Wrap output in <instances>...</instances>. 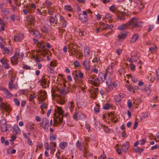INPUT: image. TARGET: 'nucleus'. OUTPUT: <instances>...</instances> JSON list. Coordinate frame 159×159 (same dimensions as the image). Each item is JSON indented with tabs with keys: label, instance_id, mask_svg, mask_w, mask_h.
I'll return each instance as SVG.
<instances>
[{
	"label": "nucleus",
	"instance_id": "nucleus-28",
	"mask_svg": "<svg viewBox=\"0 0 159 159\" xmlns=\"http://www.w3.org/2000/svg\"><path fill=\"white\" fill-rule=\"evenodd\" d=\"M58 112V114L60 115H63V111L62 109V108L61 107H59L58 106H56Z\"/></svg>",
	"mask_w": 159,
	"mask_h": 159
},
{
	"label": "nucleus",
	"instance_id": "nucleus-6",
	"mask_svg": "<svg viewBox=\"0 0 159 159\" xmlns=\"http://www.w3.org/2000/svg\"><path fill=\"white\" fill-rule=\"evenodd\" d=\"M89 81H90L91 83L94 85L98 86L99 84V81L97 77L95 76H91L89 78Z\"/></svg>",
	"mask_w": 159,
	"mask_h": 159
},
{
	"label": "nucleus",
	"instance_id": "nucleus-3",
	"mask_svg": "<svg viewBox=\"0 0 159 159\" xmlns=\"http://www.w3.org/2000/svg\"><path fill=\"white\" fill-rule=\"evenodd\" d=\"M7 121L5 119H2L0 121L1 129L3 132H6L11 128V126L9 125L6 124Z\"/></svg>",
	"mask_w": 159,
	"mask_h": 159
},
{
	"label": "nucleus",
	"instance_id": "nucleus-5",
	"mask_svg": "<svg viewBox=\"0 0 159 159\" xmlns=\"http://www.w3.org/2000/svg\"><path fill=\"white\" fill-rule=\"evenodd\" d=\"M19 55V52H16L14 56L11 58V61L12 65L17 64L18 63V58Z\"/></svg>",
	"mask_w": 159,
	"mask_h": 159
},
{
	"label": "nucleus",
	"instance_id": "nucleus-63",
	"mask_svg": "<svg viewBox=\"0 0 159 159\" xmlns=\"http://www.w3.org/2000/svg\"><path fill=\"white\" fill-rule=\"evenodd\" d=\"M157 48L156 46H155L154 47H151L149 48V50L151 51H156V49Z\"/></svg>",
	"mask_w": 159,
	"mask_h": 159
},
{
	"label": "nucleus",
	"instance_id": "nucleus-29",
	"mask_svg": "<svg viewBox=\"0 0 159 159\" xmlns=\"http://www.w3.org/2000/svg\"><path fill=\"white\" fill-rule=\"evenodd\" d=\"M105 80H106V83L107 85L111 84L112 81V79L111 78L108 77L107 78H106Z\"/></svg>",
	"mask_w": 159,
	"mask_h": 159
},
{
	"label": "nucleus",
	"instance_id": "nucleus-62",
	"mask_svg": "<svg viewBox=\"0 0 159 159\" xmlns=\"http://www.w3.org/2000/svg\"><path fill=\"white\" fill-rule=\"evenodd\" d=\"M158 147H159L158 145H156L152 147L151 148V150H153L154 149H157L158 148Z\"/></svg>",
	"mask_w": 159,
	"mask_h": 159
},
{
	"label": "nucleus",
	"instance_id": "nucleus-12",
	"mask_svg": "<svg viewBox=\"0 0 159 159\" xmlns=\"http://www.w3.org/2000/svg\"><path fill=\"white\" fill-rule=\"evenodd\" d=\"M27 20L31 25H34L35 22L34 17L32 15H28L27 17Z\"/></svg>",
	"mask_w": 159,
	"mask_h": 159
},
{
	"label": "nucleus",
	"instance_id": "nucleus-37",
	"mask_svg": "<svg viewBox=\"0 0 159 159\" xmlns=\"http://www.w3.org/2000/svg\"><path fill=\"white\" fill-rule=\"evenodd\" d=\"M56 139V136L53 134L52 133H51L50 134V140L51 141H53V140H55Z\"/></svg>",
	"mask_w": 159,
	"mask_h": 159
},
{
	"label": "nucleus",
	"instance_id": "nucleus-17",
	"mask_svg": "<svg viewBox=\"0 0 159 159\" xmlns=\"http://www.w3.org/2000/svg\"><path fill=\"white\" fill-rule=\"evenodd\" d=\"M60 20L61 22H62V26L63 27H65L67 25V22L64 17L62 16H60Z\"/></svg>",
	"mask_w": 159,
	"mask_h": 159
},
{
	"label": "nucleus",
	"instance_id": "nucleus-57",
	"mask_svg": "<svg viewBox=\"0 0 159 159\" xmlns=\"http://www.w3.org/2000/svg\"><path fill=\"white\" fill-rule=\"evenodd\" d=\"M129 66L131 70H134L135 69V66L134 65H133L132 63H130L129 64Z\"/></svg>",
	"mask_w": 159,
	"mask_h": 159
},
{
	"label": "nucleus",
	"instance_id": "nucleus-18",
	"mask_svg": "<svg viewBox=\"0 0 159 159\" xmlns=\"http://www.w3.org/2000/svg\"><path fill=\"white\" fill-rule=\"evenodd\" d=\"M84 155L83 156L86 157L87 158V157L89 156H90L92 155V154L89 152V151L86 149L85 147H84Z\"/></svg>",
	"mask_w": 159,
	"mask_h": 159
},
{
	"label": "nucleus",
	"instance_id": "nucleus-50",
	"mask_svg": "<svg viewBox=\"0 0 159 159\" xmlns=\"http://www.w3.org/2000/svg\"><path fill=\"white\" fill-rule=\"evenodd\" d=\"M107 114L109 116H111H111H111V120L113 122V120H114L115 118L114 116L113 113L112 112H111L110 113H108Z\"/></svg>",
	"mask_w": 159,
	"mask_h": 159
},
{
	"label": "nucleus",
	"instance_id": "nucleus-36",
	"mask_svg": "<svg viewBox=\"0 0 159 159\" xmlns=\"http://www.w3.org/2000/svg\"><path fill=\"white\" fill-rule=\"evenodd\" d=\"M5 93L7 98H11L12 96V94L8 91V90Z\"/></svg>",
	"mask_w": 159,
	"mask_h": 159
},
{
	"label": "nucleus",
	"instance_id": "nucleus-51",
	"mask_svg": "<svg viewBox=\"0 0 159 159\" xmlns=\"http://www.w3.org/2000/svg\"><path fill=\"white\" fill-rule=\"evenodd\" d=\"M97 106H98L97 107H95L94 109V110L95 112L97 113L99 112V108L98 106L99 105L98 104H97Z\"/></svg>",
	"mask_w": 159,
	"mask_h": 159
},
{
	"label": "nucleus",
	"instance_id": "nucleus-46",
	"mask_svg": "<svg viewBox=\"0 0 159 159\" xmlns=\"http://www.w3.org/2000/svg\"><path fill=\"white\" fill-rule=\"evenodd\" d=\"M63 116H62V117H58L57 119H58V122L59 124H63L65 123H64V122L63 120V118L62 117Z\"/></svg>",
	"mask_w": 159,
	"mask_h": 159
},
{
	"label": "nucleus",
	"instance_id": "nucleus-30",
	"mask_svg": "<svg viewBox=\"0 0 159 159\" xmlns=\"http://www.w3.org/2000/svg\"><path fill=\"white\" fill-rule=\"evenodd\" d=\"M47 80L46 78V76L44 75L42 77V79L41 80V84H42L43 85H46L47 84Z\"/></svg>",
	"mask_w": 159,
	"mask_h": 159
},
{
	"label": "nucleus",
	"instance_id": "nucleus-7",
	"mask_svg": "<svg viewBox=\"0 0 159 159\" xmlns=\"http://www.w3.org/2000/svg\"><path fill=\"white\" fill-rule=\"evenodd\" d=\"M74 107L75 105L74 102L73 101H71L68 102L67 104L65 107V108L66 110H68L69 109L70 111L72 112L73 111Z\"/></svg>",
	"mask_w": 159,
	"mask_h": 159
},
{
	"label": "nucleus",
	"instance_id": "nucleus-27",
	"mask_svg": "<svg viewBox=\"0 0 159 159\" xmlns=\"http://www.w3.org/2000/svg\"><path fill=\"white\" fill-rule=\"evenodd\" d=\"M67 145V143L66 142H62L59 144L60 148L62 150H64L65 147Z\"/></svg>",
	"mask_w": 159,
	"mask_h": 159
},
{
	"label": "nucleus",
	"instance_id": "nucleus-23",
	"mask_svg": "<svg viewBox=\"0 0 159 159\" xmlns=\"http://www.w3.org/2000/svg\"><path fill=\"white\" fill-rule=\"evenodd\" d=\"M57 91L63 96H65L66 94L65 90L63 89L58 88L57 89Z\"/></svg>",
	"mask_w": 159,
	"mask_h": 159
},
{
	"label": "nucleus",
	"instance_id": "nucleus-1",
	"mask_svg": "<svg viewBox=\"0 0 159 159\" xmlns=\"http://www.w3.org/2000/svg\"><path fill=\"white\" fill-rule=\"evenodd\" d=\"M142 23V22L139 21L137 18L133 17L126 24H124L119 26L118 29L120 30H123L128 28L129 26L132 25H134V27L139 28L141 26Z\"/></svg>",
	"mask_w": 159,
	"mask_h": 159
},
{
	"label": "nucleus",
	"instance_id": "nucleus-47",
	"mask_svg": "<svg viewBox=\"0 0 159 159\" xmlns=\"http://www.w3.org/2000/svg\"><path fill=\"white\" fill-rule=\"evenodd\" d=\"M78 118L79 119H81L84 117V115L83 114H82L80 112L78 113Z\"/></svg>",
	"mask_w": 159,
	"mask_h": 159
},
{
	"label": "nucleus",
	"instance_id": "nucleus-42",
	"mask_svg": "<svg viewBox=\"0 0 159 159\" xmlns=\"http://www.w3.org/2000/svg\"><path fill=\"white\" fill-rule=\"evenodd\" d=\"M36 95H34H34L31 94L30 95V96H29V100L30 101H32L34 98H36Z\"/></svg>",
	"mask_w": 159,
	"mask_h": 159
},
{
	"label": "nucleus",
	"instance_id": "nucleus-56",
	"mask_svg": "<svg viewBox=\"0 0 159 159\" xmlns=\"http://www.w3.org/2000/svg\"><path fill=\"white\" fill-rule=\"evenodd\" d=\"M44 147L46 150H49V148L48 142H46L45 143Z\"/></svg>",
	"mask_w": 159,
	"mask_h": 159
},
{
	"label": "nucleus",
	"instance_id": "nucleus-55",
	"mask_svg": "<svg viewBox=\"0 0 159 159\" xmlns=\"http://www.w3.org/2000/svg\"><path fill=\"white\" fill-rule=\"evenodd\" d=\"M78 112L76 111L75 112L73 117L74 119L75 120H77V118H78Z\"/></svg>",
	"mask_w": 159,
	"mask_h": 159
},
{
	"label": "nucleus",
	"instance_id": "nucleus-9",
	"mask_svg": "<svg viewBox=\"0 0 159 159\" xmlns=\"http://www.w3.org/2000/svg\"><path fill=\"white\" fill-rule=\"evenodd\" d=\"M82 65L84 66L85 69L87 70H89L90 69V64L89 60L85 59L83 62L82 63Z\"/></svg>",
	"mask_w": 159,
	"mask_h": 159
},
{
	"label": "nucleus",
	"instance_id": "nucleus-13",
	"mask_svg": "<svg viewBox=\"0 0 159 159\" xmlns=\"http://www.w3.org/2000/svg\"><path fill=\"white\" fill-rule=\"evenodd\" d=\"M43 123L44 125L43 126V128L45 130L48 129L49 127V120L46 118L43 119Z\"/></svg>",
	"mask_w": 159,
	"mask_h": 159
},
{
	"label": "nucleus",
	"instance_id": "nucleus-10",
	"mask_svg": "<svg viewBox=\"0 0 159 159\" xmlns=\"http://www.w3.org/2000/svg\"><path fill=\"white\" fill-rule=\"evenodd\" d=\"M0 108L7 111L10 110V105H7L3 102L0 103Z\"/></svg>",
	"mask_w": 159,
	"mask_h": 159
},
{
	"label": "nucleus",
	"instance_id": "nucleus-25",
	"mask_svg": "<svg viewBox=\"0 0 159 159\" xmlns=\"http://www.w3.org/2000/svg\"><path fill=\"white\" fill-rule=\"evenodd\" d=\"M2 43L0 42V47L6 53H8L9 51L8 48L4 47V45L2 44Z\"/></svg>",
	"mask_w": 159,
	"mask_h": 159
},
{
	"label": "nucleus",
	"instance_id": "nucleus-14",
	"mask_svg": "<svg viewBox=\"0 0 159 159\" xmlns=\"http://www.w3.org/2000/svg\"><path fill=\"white\" fill-rule=\"evenodd\" d=\"M129 146V144L127 142H125L122 147V151L124 152H126L128 150Z\"/></svg>",
	"mask_w": 159,
	"mask_h": 159
},
{
	"label": "nucleus",
	"instance_id": "nucleus-20",
	"mask_svg": "<svg viewBox=\"0 0 159 159\" xmlns=\"http://www.w3.org/2000/svg\"><path fill=\"white\" fill-rule=\"evenodd\" d=\"M34 124L31 123H28L26 125L27 129L29 131H32L34 129Z\"/></svg>",
	"mask_w": 159,
	"mask_h": 159
},
{
	"label": "nucleus",
	"instance_id": "nucleus-44",
	"mask_svg": "<svg viewBox=\"0 0 159 159\" xmlns=\"http://www.w3.org/2000/svg\"><path fill=\"white\" fill-rule=\"evenodd\" d=\"M65 9L67 11H72V8L71 6L70 5H67L65 7Z\"/></svg>",
	"mask_w": 159,
	"mask_h": 159
},
{
	"label": "nucleus",
	"instance_id": "nucleus-59",
	"mask_svg": "<svg viewBox=\"0 0 159 159\" xmlns=\"http://www.w3.org/2000/svg\"><path fill=\"white\" fill-rule=\"evenodd\" d=\"M40 107L42 109H46L47 107V105L45 103H43L40 106Z\"/></svg>",
	"mask_w": 159,
	"mask_h": 159
},
{
	"label": "nucleus",
	"instance_id": "nucleus-43",
	"mask_svg": "<svg viewBox=\"0 0 159 159\" xmlns=\"http://www.w3.org/2000/svg\"><path fill=\"white\" fill-rule=\"evenodd\" d=\"M14 101L17 106H18L20 105V103L19 101L17 98H15L14 99Z\"/></svg>",
	"mask_w": 159,
	"mask_h": 159
},
{
	"label": "nucleus",
	"instance_id": "nucleus-16",
	"mask_svg": "<svg viewBox=\"0 0 159 159\" xmlns=\"http://www.w3.org/2000/svg\"><path fill=\"white\" fill-rule=\"evenodd\" d=\"M15 80V78L14 77H11V80L9 83L8 86L10 90H12V88L15 89V87H14L13 85V81Z\"/></svg>",
	"mask_w": 159,
	"mask_h": 159
},
{
	"label": "nucleus",
	"instance_id": "nucleus-41",
	"mask_svg": "<svg viewBox=\"0 0 159 159\" xmlns=\"http://www.w3.org/2000/svg\"><path fill=\"white\" fill-rule=\"evenodd\" d=\"M144 150V148H140L139 147H137L136 149H135V150L136 152H139L141 153V152H143Z\"/></svg>",
	"mask_w": 159,
	"mask_h": 159
},
{
	"label": "nucleus",
	"instance_id": "nucleus-8",
	"mask_svg": "<svg viewBox=\"0 0 159 159\" xmlns=\"http://www.w3.org/2000/svg\"><path fill=\"white\" fill-rule=\"evenodd\" d=\"M24 38V34L22 33H20L17 36H14V40L16 42H19L23 39Z\"/></svg>",
	"mask_w": 159,
	"mask_h": 159
},
{
	"label": "nucleus",
	"instance_id": "nucleus-38",
	"mask_svg": "<svg viewBox=\"0 0 159 159\" xmlns=\"http://www.w3.org/2000/svg\"><path fill=\"white\" fill-rule=\"evenodd\" d=\"M50 23L51 24L54 22L55 19L54 17L52 16H50L48 17Z\"/></svg>",
	"mask_w": 159,
	"mask_h": 159
},
{
	"label": "nucleus",
	"instance_id": "nucleus-45",
	"mask_svg": "<svg viewBox=\"0 0 159 159\" xmlns=\"http://www.w3.org/2000/svg\"><path fill=\"white\" fill-rule=\"evenodd\" d=\"M74 64L75 67H80V62L78 61H75L74 62Z\"/></svg>",
	"mask_w": 159,
	"mask_h": 159
},
{
	"label": "nucleus",
	"instance_id": "nucleus-32",
	"mask_svg": "<svg viewBox=\"0 0 159 159\" xmlns=\"http://www.w3.org/2000/svg\"><path fill=\"white\" fill-rule=\"evenodd\" d=\"M75 76L77 78H80V79H81L83 78L84 74L82 72H80L78 73H76L75 75Z\"/></svg>",
	"mask_w": 159,
	"mask_h": 159
},
{
	"label": "nucleus",
	"instance_id": "nucleus-22",
	"mask_svg": "<svg viewBox=\"0 0 159 159\" xmlns=\"http://www.w3.org/2000/svg\"><path fill=\"white\" fill-rule=\"evenodd\" d=\"M139 36L137 34H135L130 40V43H133L136 41L138 39Z\"/></svg>",
	"mask_w": 159,
	"mask_h": 159
},
{
	"label": "nucleus",
	"instance_id": "nucleus-60",
	"mask_svg": "<svg viewBox=\"0 0 159 159\" xmlns=\"http://www.w3.org/2000/svg\"><path fill=\"white\" fill-rule=\"evenodd\" d=\"M2 12L4 14H6V13L7 12V14H9V11L7 10L6 8H3L2 10Z\"/></svg>",
	"mask_w": 159,
	"mask_h": 159
},
{
	"label": "nucleus",
	"instance_id": "nucleus-26",
	"mask_svg": "<svg viewBox=\"0 0 159 159\" xmlns=\"http://www.w3.org/2000/svg\"><path fill=\"white\" fill-rule=\"evenodd\" d=\"M52 3L48 0H46L43 5L49 8L52 5Z\"/></svg>",
	"mask_w": 159,
	"mask_h": 159
},
{
	"label": "nucleus",
	"instance_id": "nucleus-35",
	"mask_svg": "<svg viewBox=\"0 0 159 159\" xmlns=\"http://www.w3.org/2000/svg\"><path fill=\"white\" fill-rule=\"evenodd\" d=\"M112 16L110 14L108 13H107L106 14V15L105 16V18H106L107 19H109L108 20V21L110 23H111L112 21V20L111 19H110L111 18Z\"/></svg>",
	"mask_w": 159,
	"mask_h": 159
},
{
	"label": "nucleus",
	"instance_id": "nucleus-49",
	"mask_svg": "<svg viewBox=\"0 0 159 159\" xmlns=\"http://www.w3.org/2000/svg\"><path fill=\"white\" fill-rule=\"evenodd\" d=\"M31 33H32V34H33L34 35L36 34V36H38V33L39 36L40 37H41V34H40L38 32H35L34 31H31Z\"/></svg>",
	"mask_w": 159,
	"mask_h": 159
},
{
	"label": "nucleus",
	"instance_id": "nucleus-39",
	"mask_svg": "<svg viewBox=\"0 0 159 159\" xmlns=\"http://www.w3.org/2000/svg\"><path fill=\"white\" fill-rule=\"evenodd\" d=\"M126 36V34L125 33H122L118 35V37L120 39H122L125 38Z\"/></svg>",
	"mask_w": 159,
	"mask_h": 159
},
{
	"label": "nucleus",
	"instance_id": "nucleus-48",
	"mask_svg": "<svg viewBox=\"0 0 159 159\" xmlns=\"http://www.w3.org/2000/svg\"><path fill=\"white\" fill-rule=\"evenodd\" d=\"M110 106V104L109 103H106L103 106V108L105 110H107L108 109Z\"/></svg>",
	"mask_w": 159,
	"mask_h": 159
},
{
	"label": "nucleus",
	"instance_id": "nucleus-34",
	"mask_svg": "<svg viewBox=\"0 0 159 159\" xmlns=\"http://www.w3.org/2000/svg\"><path fill=\"white\" fill-rule=\"evenodd\" d=\"M106 91L107 93H108L109 92L111 91L112 89V86H111V85H107V86L105 88Z\"/></svg>",
	"mask_w": 159,
	"mask_h": 159
},
{
	"label": "nucleus",
	"instance_id": "nucleus-53",
	"mask_svg": "<svg viewBox=\"0 0 159 159\" xmlns=\"http://www.w3.org/2000/svg\"><path fill=\"white\" fill-rule=\"evenodd\" d=\"M127 104L129 108H130L132 107V104L130 99L128 100Z\"/></svg>",
	"mask_w": 159,
	"mask_h": 159
},
{
	"label": "nucleus",
	"instance_id": "nucleus-54",
	"mask_svg": "<svg viewBox=\"0 0 159 159\" xmlns=\"http://www.w3.org/2000/svg\"><path fill=\"white\" fill-rule=\"evenodd\" d=\"M140 144L141 145H143L146 142V139H143L141 140H139Z\"/></svg>",
	"mask_w": 159,
	"mask_h": 159
},
{
	"label": "nucleus",
	"instance_id": "nucleus-2",
	"mask_svg": "<svg viewBox=\"0 0 159 159\" xmlns=\"http://www.w3.org/2000/svg\"><path fill=\"white\" fill-rule=\"evenodd\" d=\"M68 48L71 52L72 55H74L75 56L79 59H81L83 57V53L79 47L71 43L69 44Z\"/></svg>",
	"mask_w": 159,
	"mask_h": 159
},
{
	"label": "nucleus",
	"instance_id": "nucleus-15",
	"mask_svg": "<svg viewBox=\"0 0 159 159\" xmlns=\"http://www.w3.org/2000/svg\"><path fill=\"white\" fill-rule=\"evenodd\" d=\"M84 56L88 57L90 55V49L87 46L84 47Z\"/></svg>",
	"mask_w": 159,
	"mask_h": 159
},
{
	"label": "nucleus",
	"instance_id": "nucleus-61",
	"mask_svg": "<svg viewBox=\"0 0 159 159\" xmlns=\"http://www.w3.org/2000/svg\"><path fill=\"white\" fill-rule=\"evenodd\" d=\"M23 68L26 70H30L31 69L30 66H28L26 65H24L23 66Z\"/></svg>",
	"mask_w": 159,
	"mask_h": 159
},
{
	"label": "nucleus",
	"instance_id": "nucleus-11",
	"mask_svg": "<svg viewBox=\"0 0 159 159\" xmlns=\"http://www.w3.org/2000/svg\"><path fill=\"white\" fill-rule=\"evenodd\" d=\"M79 18L82 23L86 22L88 20V17L87 16H84L80 14L79 15Z\"/></svg>",
	"mask_w": 159,
	"mask_h": 159
},
{
	"label": "nucleus",
	"instance_id": "nucleus-19",
	"mask_svg": "<svg viewBox=\"0 0 159 159\" xmlns=\"http://www.w3.org/2000/svg\"><path fill=\"white\" fill-rule=\"evenodd\" d=\"M51 144L50 145V150L51 152H54L56 150V143L55 142H51L50 143Z\"/></svg>",
	"mask_w": 159,
	"mask_h": 159
},
{
	"label": "nucleus",
	"instance_id": "nucleus-58",
	"mask_svg": "<svg viewBox=\"0 0 159 159\" xmlns=\"http://www.w3.org/2000/svg\"><path fill=\"white\" fill-rule=\"evenodd\" d=\"M106 155L104 154V152H103L102 154L98 158V159H104L106 158Z\"/></svg>",
	"mask_w": 159,
	"mask_h": 159
},
{
	"label": "nucleus",
	"instance_id": "nucleus-64",
	"mask_svg": "<svg viewBox=\"0 0 159 159\" xmlns=\"http://www.w3.org/2000/svg\"><path fill=\"white\" fill-rule=\"evenodd\" d=\"M156 74L157 79L159 80V68H158L156 70Z\"/></svg>",
	"mask_w": 159,
	"mask_h": 159
},
{
	"label": "nucleus",
	"instance_id": "nucleus-33",
	"mask_svg": "<svg viewBox=\"0 0 159 159\" xmlns=\"http://www.w3.org/2000/svg\"><path fill=\"white\" fill-rule=\"evenodd\" d=\"M13 129L16 134L18 133L20 131L19 128L17 125H14Z\"/></svg>",
	"mask_w": 159,
	"mask_h": 159
},
{
	"label": "nucleus",
	"instance_id": "nucleus-4",
	"mask_svg": "<svg viewBox=\"0 0 159 159\" xmlns=\"http://www.w3.org/2000/svg\"><path fill=\"white\" fill-rule=\"evenodd\" d=\"M136 6L134 8L135 10H139V11H140L144 8V5L143 3L139 0H137L135 2Z\"/></svg>",
	"mask_w": 159,
	"mask_h": 159
},
{
	"label": "nucleus",
	"instance_id": "nucleus-24",
	"mask_svg": "<svg viewBox=\"0 0 159 159\" xmlns=\"http://www.w3.org/2000/svg\"><path fill=\"white\" fill-rule=\"evenodd\" d=\"M99 25L102 28V30L107 29L108 27V25L102 22L99 23Z\"/></svg>",
	"mask_w": 159,
	"mask_h": 159
},
{
	"label": "nucleus",
	"instance_id": "nucleus-21",
	"mask_svg": "<svg viewBox=\"0 0 159 159\" xmlns=\"http://www.w3.org/2000/svg\"><path fill=\"white\" fill-rule=\"evenodd\" d=\"M107 72L105 74H102V76L100 78V79H99L98 81H99V82H100L103 83L104 82L105 79L107 77Z\"/></svg>",
	"mask_w": 159,
	"mask_h": 159
},
{
	"label": "nucleus",
	"instance_id": "nucleus-40",
	"mask_svg": "<svg viewBox=\"0 0 159 159\" xmlns=\"http://www.w3.org/2000/svg\"><path fill=\"white\" fill-rule=\"evenodd\" d=\"M26 9L29 13H32L33 12V10L31 9V7L30 6H26Z\"/></svg>",
	"mask_w": 159,
	"mask_h": 159
},
{
	"label": "nucleus",
	"instance_id": "nucleus-52",
	"mask_svg": "<svg viewBox=\"0 0 159 159\" xmlns=\"http://www.w3.org/2000/svg\"><path fill=\"white\" fill-rule=\"evenodd\" d=\"M127 89L130 91H132L133 89V87L131 85H125Z\"/></svg>",
	"mask_w": 159,
	"mask_h": 159
},
{
	"label": "nucleus",
	"instance_id": "nucleus-31",
	"mask_svg": "<svg viewBox=\"0 0 159 159\" xmlns=\"http://www.w3.org/2000/svg\"><path fill=\"white\" fill-rule=\"evenodd\" d=\"M125 14L124 13H120L119 14L118 17V19L120 20H123L125 19Z\"/></svg>",
	"mask_w": 159,
	"mask_h": 159
}]
</instances>
